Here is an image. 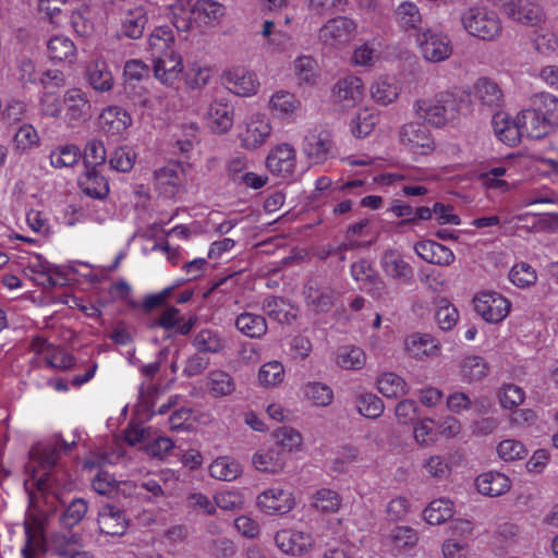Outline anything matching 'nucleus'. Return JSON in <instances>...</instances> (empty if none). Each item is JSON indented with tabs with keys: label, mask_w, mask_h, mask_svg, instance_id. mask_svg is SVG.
I'll return each mask as SVG.
<instances>
[{
	"label": "nucleus",
	"mask_w": 558,
	"mask_h": 558,
	"mask_svg": "<svg viewBox=\"0 0 558 558\" xmlns=\"http://www.w3.org/2000/svg\"><path fill=\"white\" fill-rule=\"evenodd\" d=\"M303 151L313 163H322L333 154L331 135L326 130L310 131L303 141Z\"/></svg>",
	"instance_id": "11"
},
{
	"label": "nucleus",
	"mask_w": 558,
	"mask_h": 558,
	"mask_svg": "<svg viewBox=\"0 0 558 558\" xmlns=\"http://www.w3.org/2000/svg\"><path fill=\"white\" fill-rule=\"evenodd\" d=\"M390 541L397 549L412 548L417 543V533L409 526H397L390 535Z\"/></svg>",
	"instance_id": "64"
},
{
	"label": "nucleus",
	"mask_w": 558,
	"mask_h": 558,
	"mask_svg": "<svg viewBox=\"0 0 558 558\" xmlns=\"http://www.w3.org/2000/svg\"><path fill=\"white\" fill-rule=\"evenodd\" d=\"M435 318L441 330L449 331L457 325L459 312L448 300L439 299L436 302Z\"/></svg>",
	"instance_id": "51"
},
{
	"label": "nucleus",
	"mask_w": 558,
	"mask_h": 558,
	"mask_svg": "<svg viewBox=\"0 0 558 558\" xmlns=\"http://www.w3.org/2000/svg\"><path fill=\"white\" fill-rule=\"evenodd\" d=\"M517 121L522 137L538 140L545 136L550 130L545 119L541 117L533 106L520 111L517 116Z\"/></svg>",
	"instance_id": "21"
},
{
	"label": "nucleus",
	"mask_w": 558,
	"mask_h": 558,
	"mask_svg": "<svg viewBox=\"0 0 558 558\" xmlns=\"http://www.w3.org/2000/svg\"><path fill=\"white\" fill-rule=\"evenodd\" d=\"M107 159L105 144L100 140L93 138L87 142L84 150V162L87 168L104 165Z\"/></svg>",
	"instance_id": "63"
},
{
	"label": "nucleus",
	"mask_w": 558,
	"mask_h": 558,
	"mask_svg": "<svg viewBox=\"0 0 558 558\" xmlns=\"http://www.w3.org/2000/svg\"><path fill=\"white\" fill-rule=\"evenodd\" d=\"M461 22L469 35L482 40H494L502 31L498 13L486 5L468 8L461 15Z\"/></svg>",
	"instance_id": "3"
},
{
	"label": "nucleus",
	"mask_w": 558,
	"mask_h": 558,
	"mask_svg": "<svg viewBox=\"0 0 558 558\" xmlns=\"http://www.w3.org/2000/svg\"><path fill=\"white\" fill-rule=\"evenodd\" d=\"M366 363V354L355 345H343L337 351V364L344 369L359 371Z\"/></svg>",
	"instance_id": "47"
},
{
	"label": "nucleus",
	"mask_w": 558,
	"mask_h": 558,
	"mask_svg": "<svg viewBox=\"0 0 558 558\" xmlns=\"http://www.w3.org/2000/svg\"><path fill=\"white\" fill-rule=\"evenodd\" d=\"M99 125L108 135H121L132 125V117L119 106H109L100 113Z\"/></svg>",
	"instance_id": "18"
},
{
	"label": "nucleus",
	"mask_w": 558,
	"mask_h": 558,
	"mask_svg": "<svg viewBox=\"0 0 558 558\" xmlns=\"http://www.w3.org/2000/svg\"><path fill=\"white\" fill-rule=\"evenodd\" d=\"M48 56L51 60L72 62L76 54L74 43L64 35H56L47 43Z\"/></svg>",
	"instance_id": "39"
},
{
	"label": "nucleus",
	"mask_w": 558,
	"mask_h": 558,
	"mask_svg": "<svg viewBox=\"0 0 558 558\" xmlns=\"http://www.w3.org/2000/svg\"><path fill=\"white\" fill-rule=\"evenodd\" d=\"M120 483L116 477L106 472L99 471L92 481L93 489L102 496L114 497L118 495Z\"/></svg>",
	"instance_id": "62"
},
{
	"label": "nucleus",
	"mask_w": 558,
	"mask_h": 558,
	"mask_svg": "<svg viewBox=\"0 0 558 558\" xmlns=\"http://www.w3.org/2000/svg\"><path fill=\"white\" fill-rule=\"evenodd\" d=\"M172 24L179 32H189L194 21V4L189 0H177L170 5Z\"/></svg>",
	"instance_id": "44"
},
{
	"label": "nucleus",
	"mask_w": 558,
	"mask_h": 558,
	"mask_svg": "<svg viewBox=\"0 0 558 558\" xmlns=\"http://www.w3.org/2000/svg\"><path fill=\"white\" fill-rule=\"evenodd\" d=\"M357 24L354 20L339 15L328 20L317 33V39L326 47L348 45L356 35Z\"/></svg>",
	"instance_id": "4"
},
{
	"label": "nucleus",
	"mask_w": 558,
	"mask_h": 558,
	"mask_svg": "<svg viewBox=\"0 0 558 558\" xmlns=\"http://www.w3.org/2000/svg\"><path fill=\"white\" fill-rule=\"evenodd\" d=\"M401 145L412 155L425 156L435 149L429 130L421 123H407L399 131Z\"/></svg>",
	"instance_id": "7"
},
{
	"label": "nucleus",
	"mask_w": 558,
	"mask_h": 558,
	"mask_svg": "<svg viewBox=\"0 0 558 558\" xmlns=\"http://www.w3.org/2000/svg\"><path fill=\"white\" fill-rule=\"evenodd\" d=\"M192 345L199 353L217 354L225 350L226 340L218 330L204 328L194 336Z\"/></svg>",
	"instance_id": "32"
},
{
	"label": "nucleus",
	"mask_w": 558,
	"mask_h": 558,
	"mask_svg": "<svg viewBox=\"0 0 558 558\" xmlns=\"http://www.w3.org/2000/svg\"><path fill=\"white\" fill-rule=\"evenodd\" d=\"M505 13L511 20L525 25H535L543 19L541 7L531 0H512V2H507Z\"/></svg>",
	"instance_id": "22"
},
{
	"label": "nucleus",
	"mask_w": 558,
	"mask_h": 558,
	"mask_svg": "<svg viewBox=\"0 0 558 558\" xmlns=\"http://www.w3.org/2000/svg\"><path fill=\"white\" fill-rule=\"evenodd\" d=\"M87 508V504L84 499H73L60 517L61 525L64 527H73L83 520Z\"/></svg>",
	"instance_id": "59"
},
{
	"label": "nucleus",
	"mask_w": 558,
	"mask_h": 558,
	"mask_svg": "<svg viewBox=\"0 0 558 558\" xmlns=\"http://www.w3.org/2000/svg\"><path fill=\"white\" fill-rule=\"evenodd\" d=\"M492 125L496 137L506 145L513 147L522 138V134L517 121L510 119L505 112H496L492 119Z\"/></svg>",
	"instance_id": "26"
},
{
	"label": "nucleus",
	"mask_w": 558,
	"mask_h": 558,
	"mask_svg": "<svg viewBox=\"0 0 558 558\" xmlns=\"http://www.w3.org/2000/svg\"><path fill=\"white\" fill-rule=\"evenodd\" d=\"M304 396L316 405L327 407L333 400V391L326 384L308 383L303 388Z\"/></svg>",
	"instance_id": "56"
},
{
	"label": "nucleus",
	"mask_w": 558,
	"mask_h": 558,
	"mask_svg": "<svg viewBox=\"0 0 558 558\" xmlns=\"http://www.w3.org/2000/svg\"><path fill=\"white\" fill-rule=\"evenodd\" d=\"M335 95L344 106H355L363 99L364 85L362 80L357 76H347L339 80L335 86Z\"/></svg>",
	"instance_id": "28"
},
{
	"label": "nucleus",
	"mask_w": 558,
	"mask_h": 558,
	"mask_svg": "<svg viewBox=\"0 0 558 558\" xmlns=\"http://www.w3.org/2000/svg\"><path fill=\"white\" fill-rule=\"evenodd\" d=\"M269 120L263 114L252 116L240 133L241 146L248 150H255L263 146L271 135Z\"/></svg>",
	"instance_id": "9"
},
{
	"label": "nucleus",
	"mask_w": 558,
	"mask_h": 558,
	"mask_svg": "<svg viewBox=\"0 0 558 558\" xmlns=\"http://www.w3.org/2000/svg\"><path fill=\"white\" fill-rule=\"evenodd\" d=\"M463 102L464 99L461 95L447 90L430 98L416 100L413 109L416 116L426 123L442 128L458 118Z\"/></svg>",
	"instance_id": "2"
},
{
	"label": "nucleus",
	"mask_w": 558,
	"mask_h": 558,
	"mask_svg": "<svg viewBox=\"0 0 558 558\" xmlns=\"http://www.w3.org/2000/svg\"><path fill=\"white\" fill-rule=\"evenodd\" d=\"M356 408L361 415L377 418L384 412V402L372 392H362L356 397Z\"/></svg>",
	"instance_id": "52"
},
{
	"label": "nucleus",
	"mask_w": 558,
	"mask_h": 558,
	"mask_svg": "<svg viewBox=\"0 0 558 558\" xmlns=\"http://www.w3.org/2000/svg\"><path fill=\"white\" fill-rule=\"evenodd\" d=\"M207 388L214 397H226L235 390V383L229 373L215 369L208 373Z\"/></svg>",
	"instance_id": "45"
},
{
	"label": "nucleus",
	"mask_w": 558,
	"mask_h": 558,
	"mask_svg": "<svg viewBox=\"0 0 558 558\" xmlns=\"http://www.w3.org/2000/svg\"><path fill=\"white\" fill-rule=\"evenodd\" d=\"M226 87L238 96H252L258 87L259 81L257 75L245 68H233L222 74Z\"/></svg>",
	"instance_id": "12"
},
{
	"label": "nucleus",
	"mask_w": 558,
	"mask_h": 558,
	"mask_svg": "<svg viewBox=\"0 0 558 558\" xmlns=\"http://www.w3.org/2000/svg\"><path fill=\"white\" fill-rule=\"evenodd\" d=\"M198 322L196 315H191L186 320L175 306H167L155 322L154 326L163 328L165 330H174L181 336L189 335Z\"/></svg>",
	"instance_id": "19"
},
{
	"label": "nucleus",
	"mask_w": 558,
	"mask_h": 558,
	"mask_svg": "<svg viewBox=\"0 0 558 558\" xmlns=\"http://www.w3.org/2000/svg\"><path fill=\"white\" fill-rule=\"evenodd\" d=\"M86 78L90 87L98 93L109 92L114 85L113 74L108 63L101 58L87 64Z\"/></svg>",
	"instance_id": "23"
},
{
	"label": "nucleus",
	"mask_w": 558,
	"mask_h": 558,
	"mask_svg": "<svg viewBox=\"0 0 558 558\" xmlns=\"http://www.w3.org/2000/svg\"><path fill=\"white\" fill-rule=\"evenodd\" d=\"M284 379V368L280 362L272 361L262 365L258 380L265 387H276Z\"/></svg>",
	"instance_id": "57"
},
{
	"label": "nucleus",
	"mask_w": 558,
	"mask_h": 558,
	"mask_svg": "<svg viewBox=\"0 0 558 558\" xmlns=\"http://www.w3.org/2000/svg\"><path fill=\"white\" fill-rule=\"evenodd\" d=\"M234 122V108L225 99L214 100L208 109V125L215 133H227Z\"/></svg>",
	"instance_id": "20"
},
{
	"label": "nucleus",
	"mask_w": 558,
	"mask_h": 558,
	"mask_svg": "<svg viewBox=\"0 0 558 558\" xmlns=\"http://www.w3.org/2000/svg\"><path fill=\"white\" fill-rule=\"evenodd\" d=\"M208 472L215 480L232 482L242 474V466L235 459L225 456L215 459L210 463Z\"/></svg>",
	"instance_id": "33"
},
{
	"label": "nucleus",
	"mask_w": 558,
	"mask_h": 558,
	"mask_svg": "<svg viewBox=\"0 0 558 558\" xmlns=\"http://www.w3.org/2000/svg\"><path fill=\"white\" fill-rule=\"evenodd\" d=\"M475 312L487 323L502 322L509 314L511 303L501 294L493 291L478 293L474 300Z\"/></svg>",
	"instance_id": "8"
},
{
	"label": "nucleus",
	"mask_w": 558,
	"mask_h": 558,
	"mask_svg": "<svg viewBox=\"0 0 558 558\" xmlns=\"http://www.w3.org/2000/svg\"><path fill=\"white\" fill-rule=\"evenodd\" d=\"M97 522L100 532L107 535H122L128 529L124 511L110 504L100 508Z\"/></svg>",
	"instance_id": "17"
},
{
	"label": "nucleus",
	"mask_w": 558,
	"mask_h": 558,
	"mask_svg": "<svg viewBox=\"0 0 558 558\" xmlns=\"http://www.w3.org/2000/svg\"><path fill=\"white\" fill-rule=\"evenodd\" d=\"M340 505L341 499L335 490L322 488L313 495L312 506L322 512H336Z\"/></svg>",
	"instance_id": "55"
},
{
	"label": "nucleus",
	"mask_w": 558,
	"mask_h": 558,
	"mask_svg": "<svg viewBox=\"0 0 558 558\" xmlns=\"http://www.w3.org/2000/svg\"><path fill=\"white\" fill-rule=\"evenodd\" d=\"M65 119L71 126L81 122L90 107L86 93L80 88L68 89L63 97Z\"/></svg>",
	"instance_id": "25"
},
{
	"label": "nucleus",
	"mask_w": 558,
	"mask_h": 558,
	"mask_svg": "<svg viewBox=\"0 0 558 558\" xmlns=\"http://www.w3.org/2000/svg\"><path fill=\"white\" fill-rule=\"evenodd\" d=\"M252 462L256 470L266 473H278L283 470L284 456L279 449L259 450L254 453Z\"/></svg>",
	"instance_id": "36"
},
{
	"label": "nucleus",
	"mask_w": 558,
	"mask_h": 558,
	"mask_svg": "<svg viewBox=\"0 0 558 558\" xmlns=\"http://www.w3.org/2000/svg\"><path fill=\"white\" fill-rule=\"evenodd\" d=\"M395 19L400 28L405 32L415 31L421 33L423 29V16L414 2H401L395 10Z\"/></svg>",
	"instance_id": "30"
},
{
	"label": "nucleus",
	"mask_w": 558,
	"mask_h": 558,
	"mask_svg": "<svg viewBox=\"0 0 558 558\" xmlns=\"http://www.w3.org/2000/svg\"><path fill=\"white\" fill-rule=\"evenodd\" d=\"M399 95V87L393 77L380 76L371 85V96L379 105L393 102Z\"/></svg>",
	"instance_id": "38"
},
{
	"label": "nucleus",
	"mask_w": 558,
	"mask_h": 558,
	"mask_svg": "<svg viewBox=\"0 0 558 558\" xmlns=\"http://www.w3.org/2000/svg\"><path fill=\"white\" fill-rule=\"evenodd\" d=\"M70 23L75 33L83 37L89 36L94 31V24L90 20V10L85 5L72 11Z\"/></svg>",
	"instance_id": "58"
},
{
	"label": "nucleus",
	"mask_w": 558,
	"mask_h": 558,
	"mask_svg": "<svg viewBox=\"0 0 558 558\" xmlns=\"http://www.w3.org/2000/svg\"><path fill=\"white\" fill-rule=\"evenodd\" d=\"M408 353L415 359L435 356L439 352V345L429 335H413L405 340Z\"/></svg>",
	"instance_id": "34"
},
{
	"label": "nucleus",
	"mask_w": 558,
	"mask_h": 558,
	"mask_svg": "<svg viewBox=\"0 0 558 558\" xmlns=\"http://www.w3.org/2000/svg\"><path fill=\"white\" fill-rule=\"evenodd\" d=\"M262 35L267 39V46L275 52L289 51L293 46L291 35L278 29L272 21H264Z\"/></svg>",
	"instance_id": "35"
},
{
	"label": "nucleus",
	"mask_w": 558,
	"mask_h": 558,
	"mask_svg": "<svg viewBox=\"0 0 558 558\" xmlns=\"http://www.w3.org/2000/svg\"><path fill=\"white\" fill-rule=\"evenodd\" d=\"M259 509L267 514H284L294 507V498L290 490L271 487L257 497Z\"/></svg>",
	"instance_id": "13"
},
{
	"label": "nucleus",
	"mask_w": 558,
	"mask_h": 558,
	"mask_svg": "<svg viewBox=\"0 0 558 558\" xmlns=\"http://www.w3.org/2000/svg\"><path fill=\"white\" fill-rule=\"evenodd\" d=\"M275 543L283 554L301 556L312 549L314 539L310 533L295 530H281L275 535Z\"/></svg>",
	"instance_id": "14"
},
{
	"label": "nucleus",
	"mask_w": 558,
	"mask_h": 558,
	"mask_svg": "<svg viewBox=\"0 0 558 558\" xmlns=\"http://www.w3.org/2000/svg\"><path fill=\"white\" fill-rule=\"evenodd\" d=\"M83 192L97 199H104L109 193V183L105 177L98 174L95 169L88 171L86 180L82 182Z\"/></svg>",
	"instance_id": "53"
},
{
	"label": "nucleus",
	"mask_w": 558,
	"mask_h": 558,
	"mask_svg": "<svg viewBox=\"0 0 558 558\" xmlns=\"http://www.w3.org/2000/svg\"><path fill=\"white\" fill-rule=\"evenodd\" d=\"M303 294L306 302L316 312L323 313L328 312L332 307L339 291L331 279L324 276H315L305 283Z\"/></svg>",
	"instance_id": "6"
},
{
	"label": "nucleus",
	"mask_w": 558,
	"mask_h": 558,
	"mask_svg": "<svg viewBox=\"0 0 558 558\" xmlns=\"http://www.w3.org/2000/svg\"><path fill=\"white\" fill-rule=\"evenodd\" d=\"M454 513L453 504L447 498L433 500L424 510V519L430 525H438L451 519Z\"/></svg>",
	"instance_id": "42"
},
{
	"label": "nucleus",
	"mask_w": 558,
	"mask_h": 558,
	"mask_svg": "<svg viewBox=\"0 0 558 558\" xmlns=\"http://www.w3.org/2000/svg\"><path fill=\"white\" fill-rule=\"evenodd\" d=\"M226 13L223 4L216 0H197L194 3V21L201 24H211L219 21Z\"/></svg>",
	"instance_id": "40"
},
{
	"label": "nucleus",
	"mask_w": 558,
	"mask_h": 558,
	"mask_svg": "<svg viewBox=\"0 0 558 558\" xmlns=\"http://www.w3.org/2000/svg\"><path fill=\"white\" fill-rule=\"evenodd\" d=\"M416 44L423 58L429 62L445 61L453 51L449 36L430 28L417 33Z\"/></svg>",
	"instance_id": "5"
},
{
	"label": "nucleus",
	"mask_w": 558,
	"mask_h": 558,
	"mask_svg": "<svg viewBox=\"0 0 558 558\" xmlns=\"http://www.w3.org/2000/svg\"><path fill=\"white\" fill-rule=\"evenodd\" d=\"M183 72V62L173 50L158 53L154 62V76L168 87H173Z\"/></svg>",
	"instance_id": "10"
},
{
	"label": "nucleus",
	"mask_w": 558,
	"mask_h": 558,
	"mask_svg": "<svg viewBox=\"0 0 558 558\" xmlns=\"http://www.w3.org/2000/svg\"><path fill=\"white\" fill-rule=\"evenodd\" d=\"M478 493L489 497H497L510 488V480L499 472H487L476 478Z\"/></svg>",
	"instance_id": "31"
},
{
	"label": "nucleus",
	"mask_w": 558,
	"mask_h": 558,
	"mask_svg": "<svg viewBox=\"0 0 558 558\" xmlns=\"http://www.w3.org/2000/svg\"><path fill=\"white\" fill-rule=\"evenodd\" d=\"M379 392L386 398H400L409 392L403 378L395 373H385L377 381Z\"/></svg>",
	"instance_id": "49"
},
{
	"label": "nucleus",
	"mask_w": 558,
	"mask_h": 558,
	"mask_svg": "<svg viewBox=\"0 0 558 558\" xmlns=\"http://www.w3.org/2000/svg\"><path fill=\"white\" fill-rule=\"evenodd\" d=\"M266 166L274 174L283 178L290 175L295 167L294 148L289 144L277 145L269 151Z\"/></svg>",
	"instance_id": "16"
},
{
	"label": "nucleus",
	"mask_w": 558,
	"mask_h": 558,
	"mask_svg": "<svg viewBox=\"0 0 558 558\" xmlns=\"http://www.w3.org/2000/svg\"><path fill=\"white\" fill-rule=\"evenodd\" d=\"M474 96L482 106L490 110L499 109L505 104L500 86L488 77H480L474 84Z\"/></svg>",
	"instance_id": "24"
},
{
	"label": "nucleus",
	"mask_w": 558,
	"mask_h": 558,
	"mask_svg": "<svg viewBox=\"0 0 558 558\" xmlns=\"http://www.w3.org/2000/svg\"><path fill=\"white\" fill-rule=\"evenodd\" d=\"M236 329L246 337L260 338L267 331L266 319L257 314L242 313L235 319Z\"/></svg>",
	"instance_id": "41"
},
{
	"label": "nucleus",
	"mask_w": 558,
	"mask_h": 558,
	"mask_svg": "<svg viewBox=\"0 0 558 558\" xmlns=\"http://www.w3.org/2000/svg\"><path fill=\"white\" fill-rule=\"evenodd\" d=\"M509 279L519 288H527L536 282L537 275L532 266L526 263H520L511 268Z\"/></svg>",
	"instance_id": "61"
},
{
	"label": "nucleus",
	"mask_w": 558,
	"mask_h": 558,
	"mask_svg": "<svg viewBox=\"0 0 558 558\" xmlns=\"http://www.w3.org/2000/svg\"><path fill=\"white\" fill-rule=\"evenodd\" d=\"M415 253L425 262L436 265L447 266L453 263V252L435 241H422L415 244Z\"/></svg>",
	"instance_id": "27"
},
{
	"label": "nucleus",
	"mask_w": 558,
	"mask_h": 558,
	"mask_svg": "<svg viewBox=\"0 0 558 558\" xmlns=\"http://www.w3.org/2000/svg\"><path fill=\"white\" fill-rule=\"evenodd\" d=\"M74 446L75 441L68 442L57 436L53 442L38 445L29 451L24 488L28 495L29 508L38 511L44 519L57 511L60 489L64 486L65 473L54 469L60 452L68 453Z\"/></svg>",
	"instance_id": "1"
},
{
	"label": "nucleus",
	"mask_w": 558,
	"mask_h": 558,
	"mask_svg": "<svg viewBox=\"0 0 558 558\" xmlns=\"http://www.w3.org/2000/svg\"><path fill=\"white\" fill-rule=\"evenodd\" d=\"M147 22L144 8L136 7L128 10L121 19L120 34L130 39H138L143 36Z\"/></svg>",
	"instance_id": "29"
},
{
	"label": "nucleus",
	"mask_w": 558,
	"mask_h": 558,
	"mask_svg": "<svg viewBox=\"0 0 558 558\" xmlns=\"http://www.w3.org/2000/svg\"><path fill=\"white\" fill-rule=\"evenodd\" d=\"M25 542L21 549L22 558H37V550L43 543V529L39 519L26 520L24 523Z\"/></svg>",
	"instance_id": "37"
},
{
	"label": "nucleus",
	"mask_w": 558,
	"mask_h": 558,
	"mask_svg": "<svg viewBox=\"0 0 558 558\" xmlns=\"http://www.w3.org/2000/svg\"><path fill=\"white\" fill-rule=\"evenodd\" d=\"M532 106L550 128L558 124V97L549 93H541L535 95Z\"/></svg>",
	"instance_id": "43"
},
{
	"label": "nucleus",
	"mask_w": 558,
	"mask_h": 558,
	"mask_svg": "<svg viewBox=\"0 0 558 558\" xmlns=\"http://www.w3.org/2000/svg\"><path fill=\"white\" fill-rule=\"evenodd\" d=\"M269 106L274 114L287 118L298 111L301 104L293 94L279 90L271 96Z\"/></svg>",
	"instance_id": "46"
},
{
	"label": "nucleus",
	"mask_w": 558,
	"mask_h": 558,
	"mask_svg": "<svg viewBox=\"0 0 558 558\" xmlns=\"http://www.w3.org/2000/svg\"><path fill=\"white\" fill-rule=\"evenodd\" d=\"M210 77V68L197 61L190 63L184 74L185 83L192 89L204 87L209 83Z\"/></svg>",
	"instance_id": "54"
},
{
	"label": "nucleus",
	"mask_w": 558,
	"mask_h": 558,
	"mask_svg": "<svg viewBox=\"0 0 558 558\" xmlns=\"http://www.w3.org/2000/svg\"><path fill=\"white\" fill-rule=\"evenodd\" d=\"M380 266L388 277L399 283L408 284L413 278V268L398 250H386L381 255Z\"/></svg>",
	"instance_id": "15"
},
{
	"label": "nucleus",
	"mask_w": 558,
	"mask_h": 558,
	"mask_svg": "<svg viewBox=\"0 0 558 558\" xmlns=\"http://www.w3.org/2000/svg\"><path fill=\"white\" fill-rule=\"evenodd\" d=\"M173 41L174 35L169 26L156 27L148 39L150 49L156 53L171 50L170 46Z\"/></svg>",
	"instance_id": "60"
},
{
	"label": "nucleus",
	"mask_w": 558,
	"mask_h": 558,
	"mask_svg": "<svg viewBox=\"0 0 558 558\" xmlns=\"http://www.w3.org/2000/svg\"><path fill=\"white\" fill-rule=\"evenodd\" d=\"M81 157V149L74 144L57 146L51 150L49 159L53 168H68L76 165Z\"/></svg>",
	"instance_id": "48"
},
{
	"label": "nucleus",
	"mask_w": 558,
	"mask_h": 558,
	"mask_svg": "<svg viewBox=\"0 0 558 558\" xmlns=\"http://www.w3.org/2000/svg\"><path fill=\"white\" fill-rule=\"evenodd\" d=\"M486 361L477 355L466 356L461 363L462 379L468 383L478 381L487 374Z\"/></svg>",
	"instance_id": "50"
}]
</instances>
